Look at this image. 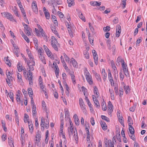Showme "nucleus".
<instances>
[{
  "mask_svg": "<svg viewBox=\"0 0 147 147\" xmlns=\"http://www.w3.org/2000/svg\"><path fill=\"white\" fill-rule=\"evenodd\" d=\"M86 79L90 84L91 85L92 84L93 81L91 76L86 77Z\"/></svg>",
  "mask_w": 147,
  "mask_h": 147,
  "instance_id": "15",
  "label": "nucleus"
},
{
  "mask_svg": "<svg viewBox=\"0 0 147 147\" xmlns=\"http://www.w3.org/2000/svg\"><path fill=\"white\" fill-rule=\"evenodd\" d=\"M68 28V30L69 32V34L70 36L71 37H74V33L72 31H71V28L70 27H67Z\"/></svg>",
  "mask_w": 147,
  "mask_h": 147,
  "instance_id": "29",
  "label": "nucleus"
},
{
  "mask_svg": "<svg viewBox=\"0 0 147 147\" xmlns=\"http://www.w3.org/2000/svg\"><path fill=\"white\" fill-rule=\"evenodd\" d=\"M97 98L95 96L93 95L92 98L94 102L96 105V107L98 108H99L100 107V105Z\"/></svg>",
  "mask_w": 147,
  "mask_h": 147,
  "instance_id": "7",
  "label": "nucleus"
},
{
  "mask_svg": "<svg viewBox=\"0 0 147 147\" xmlns=\"http://www.w3.org/2000/svg\"><path fill=\"white\" fill-rule=\"evenodd\" d=\"M64 83L65 84V86L66 89V95L67 96H69V87L67 84H66V82H64Z\"/></svg>",
  "mask_w": 147,
  "mask_h": 147,
  "instance_id": "21",
  "label": "nucleus"
},
{
  "mask_svg": "<svg viewBox=\"0 0 147 147\" xmlns=\"http://www.w3.org/2000/svg\"><path fill=\"white\" fill-rule=\"evenodd\" d=\"M59 44H55V45H51L53 49L56 51H58V48L57 46V45Z\"/></svg>",
  "mask_w": 147,
  "mask_h": 147,
  "instance_id": "49",
  "label": "nucleus"
},
{
  "mask_svg": "<svg viewBox=\"0 0 147 147\" xmlns=\"http://www.w3.org/2000/svg\"><path fill=\"white\" fill-rule=\"evenodd\" d=\"M88 38H89V42H90L91 44V45H93V40L92 39H91V38H90V33H89V34H88Z\"/></svg>",
  "mask_w": 147,
  "mask_h": 147,
  "instance_id": "44",
  "label": "nucleus"
},
{
  "mask_svg": "<svg viewBox=\"0 0 147 147\" xmlns=\"http://www.w3.org/2000/svg\"><path fill=\"white\" fill-rule=\"evenodd\" d=\"M17 68L18 71L20 72L22 71V66L21 65L20 63H18Z\"/></svg>",
  "mask_w": 147,
  "mask_h": 147,
  "instance_id": "43",
  "label": "nucleus"
},
{
  "mask_svg": "<svg viewBox=\"0 0 147 147\" xmlns=\"http://www.w3.org/2000/svg\"><path fill=\"white\" fill-rule=\"evenodd\" d=\"M9 95V96L12 101L13 102V93L12 92H10L9 93L7 94V95ZM8 96V95H7Z\"/></svg>",
  "mask_w": 147,
  "mask_h": 147,
  "instance_id": "37",
  "label": "nucleus"
},
{
  "mask_svg": "<svg viewBox=\"0 0 147 147\" xmlns=\"http://www.w3.org/2000/svg\"><path fill=\"white\" fill-rule=\"evenodd\" d=\"M41 137V135L38 133L36 136V142H35V144L37 146H38L39 143L40 141V138Z\"/></svg>",
  "mask_w": 147,
  "mask_h": 147,
  "instance_id": "8",
  "label": "nucleus"
},
{
  "mask_svg": "<svg viewBox=\"0 0 147 147\" xmlns=\"http://www.w3.org/2000/svg\"><path fill=\"white\" fill-rule=\"evenodd\" d=\"M35 32L36 33V35L38 36H40V34L39 31L38 29H37L36 28H35Z\"/></svg>",
  "mask_w": 147,
  "mask_h": 147,
  "instance_id": "63",
  "label": "nucleus"
},
{
  "mask_svg": "<svg viewBox=\"0 0 147 147\" xmlns=\"http://www.w3.org/2000/svg\"><path fill=\"white\" fill-rule=\"evenodd\" d=\"M129 126V130L131 134H134L135 133V130L133 127L132 125Z\"/></svg>",
  "mask_w": 147,
  "mask_h": 147,
  "instance_id": "24",
  "label": "nucleus"
},
{
  "mask_svg": "<svg viewBox=\"0 0 147 147\" xmlns=\"http://www.w3.org/2000/svg\"><path fill=\"white\" fill-rule=\"evenodd\" d=\"M41 34V35H40V37H43L44 39L45 40L46 42H47L48 41L47 36L46 35L45 32H42Z\"/></svg>",
  "mask_w": 147,
  "mask_h": 147,
  "instance_id": "26",
  "label": "nucleus"
},
{
  "mask_svg": "<svg viewBox=\"0 0 147 147\" xmlns=\"http://www.w3.org/2000/svg\"><path fill=\"white\" fill-rule=\"evenodd\" d=\"M84 75L86 77L91 76L88 71L86 69L84 72Z\"/></svg>",
  "mask_w": 147,
  "mask_h": 147,
  "instance_id": "53",
  "label": "nucleus"
},
{
  "mask_svg": "<svg viewBox=\"0 0 147 147\" xmlns=\"http://www.w3.org/2000/svg\"><path fill=\"white\" fill-rule=\"evenodd\" d=\"M32 123H31L30 124V122L28 121L29 128L30 132L32 134L33 132V126Z\"/></svg>",
  "mask_w": 147,
  "mask_h": 147,
  "instance_id": "17",
  "label": "nucleus"
},
{
  "mask_svg": "<svg viewBox=\"0 0 147 147\" xmlns=\"http://www.w3.org/2000/svg\"><path fill=\"white\" fill-rule=\"evenodd\" d=\"M1 14L3 16L6 17L8 19L11 21H13L14 19L12 15L8 12H4L1 13Z\"/></svg>",
  "mask_w": 147,
  "mask_h": 147,
  "instance_id": "4",
  "label": "nucleus"
},
{
  "mask_svg": "<svg viewBox=\"0 0 147 147\" xmlns=\"http://www.w3.org/2000/svg\"><path fill=\"white\" fill-rule=\"evenodd\" d=\"M32 112L33 115L34 117L36 114V107L35 105H32Z\"/></svg>",
  "mask_w": 147,
  "mask_h": 147,
  "instance_id": "20",
  "label": "nucleus"
},
{
  "mask_svg": "<svg viewBox=\"0 0 147 147\" xmlns=\"http://www.w3.org/2000/svg\"><path fill=\"white\" fill-rule=\"evenodd\" d=\"M67 3L68 4V6L69 7L74 4V0H67Z\"/></svg>",
  "mask_w": 147,
  "mask_h": 147,
  "instance_id": "23",
  "label": "nucleus"
},
{
  "mask_svg": "<svg viewBox=\"0 0 147 147\" xmlns=\"http://www.w3.org/2000/svg\"><path fill=\"white\" fill-rule=\"evenodd\" d=\"M28 63V66L29 67L30 69L28 71V74H27L28 75V78L29 81L30 85H32L33 84L32 80V73L31 71V70L33 71L34 70V66L35 65V63L34 61H32V65H29Z\"/></svg>",
  "mask_w": 147,
  "mask_h": 147,
  "instance_id": "1",
  "label": "nucleus"
},
{
  "mask_svg": "<svg viewBox=\"0 0 147 147\" xmlns=\"http://www.w3.org/2000/svg\"><path fill=\"white\" fill-rule=\"evenodd\" d=\"M107 45L108 47V49L109 50H111V43L110 41L109 40H107Z\"/></svg>",
  "mask_w": 147,
  "mask_h": 147,
  "instance_id": "45",
  "label": "nucleus"
},
{
  "mask_svg": "<svg viewBox=\"0 0 147 147\" xmlns=\"http://www.w3.org/2000/svg\"><path fill=\"white\" fill-rule=\"evenodd\" d=\"M95 76L97 80L100 82H101V78L99 74L97 73L95 74Z\"/></svg>",
  "mask_w": 147,
  "mask_h": 147,
  "instance_id": "34",
  "label": "nucleus"
},
{
  "mask_svg": "<svg viewBox=\"0 0 147 147\" xmlns=\"http://www.w3.org/2000/svg\"><path fill=\"white\" fill-rule=\"evenodd\" d=\"M39 58L43 63L46 64V60L44 56H42V55H39Z\"/></svg>",
  "mask_w": 147,
  "mask_h": 147,
  "instance_id": "33",
  "label": "nucleus"
},
{
  "mask_svg": "<svg viewBox=\"0 0 147 147\" xmlns=\"http://www.w3.org/2000/svg\"><path fill=\"white\" fill-rule=\"evenodd\" d=\"M128 123L129 126L133 124V121L131 117L130 116H128Z\"/></svg>",
  "mask_w": 147,
  "mask_h": 147,
  "instance_id": "25",
  "label": "nucleus"
},
{
  "mask_svg": "<svg viewBox=\"0 0 147 147\" xmlns=\"http://www.w3.org/2000/svg\"><path fill=\"white\" fill-rule=\"evenodd\" d=\"M108 78L109 80H113V77L110 70H109L108 72Z\"/></svg>",
  "mask_w": 147,
  "mask_h": 147,
  "instance_id": "48",
  "label": "nucleus"
},
{
  "mask_svg": "<svg viewBox=\"0 0 147 147\" xmlns=\"http://www.w3.org/2000/svg\"><path fill=\"white\" fill-rule=\"evenodd\" d=\"M93 57L95 63L97 65L98 64V58L97 54H96V55H94L93 56Z\"/></svg>",
  "mask_w": 147,
  "mask_h": 147,
  "instance_id": "30",
  "label": "nucleus"
},
{
  "mask_svg": "<svg viewBox=\"0 0 147 147\" xmlns=\"http://www.w3.org/2000/svg\"><path fill=\"white\" fill-rule=\"evenodd\" d=\"M79 104L82 110L84 112L86 111V109L85 107V105L82 99L80 98L79 100Z\"/></svg>",
  "mask_w": 147,
  "mask_h": 147,
  "instance_id": "5",
  "label": "nucleus"
},
{
  "mask_svg": "<svg viewBox=\"0 0 147 147\" xmlns=\"http://www.w3.org/2000/svg\"><path fill=\"white\" fill-rule=\"evenodd\" d=\"M63 56L64 57L65 59V61L67 62H69V58L67 56L66 54L65 53H64L63 54Z\"/></svg>",
  "mask_w": 147,
  "mask_h": 147,
  "instance_id": "50",
  "label": "nucleus"
},
{
  "mask_svg": "<svg viewBox=\"0 0 147 147\" xmlns=\"http://www.w3.org/2000/svg\"><path fill=\"white\" fill-rule=\"evenodd\" d=\"M89 26L92 32L93 33L94 32V29L92 26L91 25V24L90 23H89Z\"/></svg>",
  "mask_w": 147,
  "mask_h": 147,
  "instance_id": "52",
  "label": "nucleus"
},
{
  "mask_svg": "<svg viewBox=\"0 0 147 147\" xmlns=\"http://www.w3.org/2000/svg\"><path fill=\"white\" fill-rule=\"evenodd\" d=\"M51 45L59 44L57 40L54 36H52L51 38Z\"/></svg>",
  "mask_w": 147,
  "mask_h": 147,
  "instance_id": "13",
  "label": "nucleus"
},
{
  "mask_svg": "<svg viewBox=\"0 0 147 147\" xmlns=\"http://www.w3.org/2000/svg\"><path fill=\"white\" fill-rule=\"evenodd\" d=\"M84 54L85 55V57L87 59H88L89 58V53L86 51L85 52H84Z\"/></svg>",
  "mask_w": 147,
  "mask_h": 147,
  "instance_id": "51",
  "label": "nucleus"
},
{
  "mask_svg": "<svg viewBox=\"0 0 147 147\" xmlns=\"http://www.w3.org/2000/svg\"><path fill=\"white\" fill-rule=\"evenodd\" d=\"M22 24L23 26L24 27L25 30H28L30 28L29 27H28L27 25L25 24V23H23Z\"/></svg>",
  "mask_w": 147,
  "mask_h": 147,
  "instance_id": "61",
  "label": "nucleus"
},
{
  "mask_svg": "<svg viewBox=\"0 0 147 147\" xmlns=\"http://www.w3.org/2000/svg\"><path fill=\"white\" fill-rule=\"evenodd\" d=\"M32 9L34 12L36 13H37L38 10L36 2L35 1H33L32 5Z\"/></svg>",
  "mask_w": 147,
  "mask_h": 147,
  "instance_id": "6",
  "label": "nucleus"
},
{
  "mask_svg": "<svg viewBox=\"0 0 147 147\" xmlns=\"http://www.w3.org/2000/svg\"><path fill=\"white\" fill-rule=\"evenodd\" d=\"M28 94L30 97V95H32L33 94V92L32 89L31 88H29L28 89Z\"/></svg>",
  "mask_w": 147,
  "mask_h": 147,
  "instance_id": "47",
  "label": "nucleus"
},
{
  "mask_svg": "<svg viewBox=\"0 0 147 147\" xmlns=\"http://www.w3.org/2000/svg\"><path fill=\"white\" fill-rule=\"evenodd\" d=\"M8 143L9 144L11 147H14V144H13V140L12 138L11 137H9L8 138Z\"/></svg>",
  "mask_w": 147,
  "mask_h": 147,
  "instance_id": "11",
  "label": "nucleus"
},
{
  "mask_svg": "<svg viewBox=\"0 0 147 147\" xmlns=\"http://www.w3.org/2000/svg\"><path fill=\"white\" fill-rule=\"evenodd\" d=\"M76 124L77 125H79L80 123V121L78 118L74 120Z\"/></svg>",
  "mask_w": 147,
  "mask_h": 147,
  "instance_id": "62",
  "label": "nucleus"
},
{
  "mask_svg": "<svg viewBox=\"0 0 147 147\" xmlns=\"http://www.w3.org/2000/svg\"><path fill=\"white\" fill-rule=\"evenodd\" d=\"M123 88L124 89L126 94H128L130 90V89L129 88V86H127L125 87V86H124V87Z\"/></svg>",
  "mask_w": 147,
  "mask_h": 147,
  "instance_id": "27",
  "label": "nucleus"
},
{
  "mask_svg": "<svg viewBox=\"0 0 147 147\" xmlns=\"http://www.w3.org/2000/svg\"><path fill=\"white\" fill-rule=\"evenodd\" d=\"M110 26H107L106 27H104L103 28V30L105 32H106L107 31L110 30Z\"/></svg>",
  "mask_w": 147,
  "mask_h": 147,
  "instance_id": "54",
  "label": "nucleus"
},
{
  "mask_svg": "<svg viewBox=\"0 0 147 147\" xmlns=\"http://www.w3.org/2000/svg\"><path fill=\"white\" fill-rule=\"evenodd\" d=\"M107 107L108 109V110H113V106L111 101H109L108 102Z\"/></svg>",
  "mask_w": 147,
  "mask_h": 147,
  "instance_id": "31",
  "label": "nucleus"
},
{
  "mask_svg": "<svg viewBox=\"0 0 147 147\" xmlns=\"http://www.w3.org/2000/svg\"><path fill=\"white\" fill-rule=\"evenodd\" d=\"M13 12L17 16L19 17V14L18 13V11L17 8L15 6L13 9Z\"/></svg>",
  "mask_w": 147,
  "mask_h": 147,
  "instance_id": "39",
  "label": "nucleus"
},
{
  "mask_svg": "<svg viewBox=\"0 0 147 147\" xmlns=\"http://www.w3.org/2000/svg\"><path fill=\"white\" fill-rule=\"evenodd\" d=\"M17 78L18 80H19V81L20 82L22 80V76L20 74L18 73L17 75Z\"/></svg>",
  "mask_w": 147,
  "mask_h": 147,
  "instance_id": "57",
  "label": "nucleus"
},
{
  "mask_svg": "<svg viewBox=\"0 0 147 147\" xmlns=\"http://www.w3.org/2000/svg\"><path fill=\"white\" fill-rule=\"evenodd\" d=\"M119 75L121 80L123 81L124 77V75L121 72H120L119 73Z\"/></svg>",
  "mask_w": 147,
  "mask_h": 147,
  "instance_id": "59",
  "label": "nucleus"
},
{
  "mask_svg": "<svg viewBox=\"0 0 147 147\" xmlns=\"http://www.w3.org/2000/svg\"><path fill=\"white\" fill-rule=\"evenodd\" d=\"M129 136L130 137V138L132 139L134 141H135L136 140L135 136L134 134H131V135H129Z\"/></svg>",
  "mask_w": 147,
  "mask_h": 147,
  "instance_id": "60",
  "label": "nucleus"
},
{
  "mask_svg": "<svg viewBox=\"0 0 147 147\" xmlns=\"http://www.w3.org/2000/svg\"><path fill=\"white\" fill-rule=\"evenodd\" d=\"M10 74H11V73L8 71V73H7V71H6V75L7 78V80H9L11 81H13V77L10 76Z\"/></svg>",
  "mask_w": 147,
  "mask_h": 147,
  "instance_id": "18",
  "label": "nucleus"
},
{
  "mask_svg": "<svg viewBox=\"0 0 147 147\" xmlns=\"http://www.w3.org/2000/svg\"><path fill=\"white\" fill-rule=\"evenodd\" d=\"M68 131L69 138L71 137V136L73 135V134H74L73 138L76 141H77V140H78V134L76 129L72 128V129L71 128H68Z\"/></svg>",
  "mask_w": 147,
  "mask_h": 147,
  "instance_id": "2",
  "label": "nucleus"
},
{
  "mask_svg": "<svg viewBox=\"0 0 147 147\" xmlns=\"http://www.w3.org/2000/svg\"><path fill=\"white\" fill-rule=\"evenodd\" d=\"M70 62L71 63L74 67H76V66L77 65V63L75 59L73 58H71V61H70Z\"/></svg>",
  "mask_w": 147,
  "mask_h": 147,
  "instance_id": "19",
  "label": "nucleus"
},
{
  "mask_svg": "<svg viewBox=\"0 0 147 147\" xmlns=\"http://www.w3.org/2000/svg\"><path fill=\"white\" fill-rule=\"evenodd\" d=\"M51 28L52 32L55 34L58 37L60 38L59 35L57 31L56 30V28L55 27V26L51 25Z\"/></svg>",
  "mask_w": 147,
  "mask_h": 147,
  "instance_id": "10",
  "label": "nucleus"
},
{
  "mask_svg": "<svg viewBox=\"0 0 147 147\" xmlns=\"http://www.w3.org/2000/svg\"><path fill=\"white\" fill-rule=\"evenodd\" d=\"M119 96L120 97H121L123 94V89L121 88H119Z\"/></svg>",
  "mask_w": 147,
  "mask_h": 147,
  "instance_id": "46",
  "label": "nucleus"
},
{
  "mask_svg": "<svg viewBox=\"0 0 147 147\" xmlns=\"http://www.w3.org/2000/svg\"><path fill=\"white\" fill-rule=\"evenodd\" d=\"M39 86L40 88L42 89V91L44 92L45 96H46L47 93L46 92V88H45V86L43 85V84Z\"/></svg>",
  "mask_w": 147,
  "mask_h": 147,
  "instance_id": "22",
  "label": "nucleus"
},
{
  "mask_svg": "<svg viewBox=\"0 0 147 147\" xmlns=\"http://www.w3.org/2000/svg\"><path fill=\"white\" fill-rule=\"evenodd\" d=\"M69 74L71 76V78L74 84H76V81L75 76L74 74V72H72L71 73H70Z\"/></svg>",
  "mask_w": 147,
  "mask_h": 147,
  "instance_id": "14",
  "label": "nucleus"
},
{
  "mask_svg": "<svg viewBox=\"0 0 147 147\" xmlns=\"http://www.w3.org/2000/svg\"><path fill=\"white\" fill-rule=\"evenodd\" d=\"M90 4L91 5L100 6L101 4V2L98 3L97 1H91Z\"/></svg>",
  "mask_w": 147,
  "mask_h": 147,
  "instance_id": "16",
  "label": "nucleus"
},
{
  "mask_svg": "<svg viewBox=\"0 0 147 147\" xmlns=\"http://www.w3.org/2000/svg\"><path fill=\"white\" fill-rule=\"evenodd\" d=\"M44 14L45 16L47 19H49L50 18V15L48 11L45 12Z\"/></svg>",
  "mask_w": 147,
  "mask_h": 147,
  "instance_id": "41",
  "label": "nucleus"
},
{
  "mask_svg": "<svg viewBox=\"0 0 147 147\" xmlns=\"http://www.w3.org/2000/svg\"><path fill=\"white\" fill-rule=\"evenodd\" d=\"M5 59H6L5 63L7 65H8L9 67L11 66V63L9 61V60L8 59V57H7L6 58L5 57L4 58Z\"/></svg>",
  "mask_w": 147,
  "mask_h": 147,
  "instance_id": "32",
  "label": "nucleus"
},
{
  "mask_svg": "<svg viewBox=\"0 0 147 147\" xmlns=\"http://www.w3.org/2000/svg\"><path fill=\"white\" fill-rule=\"evenodd\" d=\"M123 60L121 58V56H119L116 60V64L117 65L119 66L120 65V62L122 63V60Z\"/></svg>",
  "mask_w": 147,
  "mask_h": 147,
  "instance_id": "28",
  "label": "nucleus"
},
{
  "mask_svg": "<svg viewBox=\"0 0 147 147\" xmlns=\"http://www.w3.org/2000/svg\"><path fill=\"white\" fill-rule=\"evenodd\" d=\"M30 28H29V29L28 30H24V31L26 33V35H27L28 36H29L30 35H31V33H30Z\"/></svg>",
  "mask_w": 147,
  "mask_h": 147,
  "instance_id": "58",
  "label": "nucleus"
},
{
  "mask_svg": "<svg viewBox=\"0 0 147 147\" xmlns=\"http://www.w3.org/2000/svg\"><path fill=\"white\" fill-rule=\"evenodd\" d=\"M65 116L66 117H68L69 116V113L67 109H64Z\"/></svg>",
  "mask_w": 147,
  "mask_h": 147,
  "instance_id": "40",
  "label": "nucleus"
},
{
  "mask_svg": "<svg viewBox=\"0 0 147 147\" xmlns=\"http://www.w3.org/2000/svg\"><path fill=\"white\" fill-rule=\"evenodd\" d=\"M113 21L115 24H117L118 22V18L116 17H115L113 20Z\"/></svg>",
  "mask_w": 147,
  "mask_h": 147,
  "instance_id": "64",
  "label": "nucleus"
},
{
  "mask_svg": "<svg viewBox=\"0 0 147 147\" xmlns=\"http://www.w3.org/2000/svg\"><path fill=\"white\" fill-rule=\"evenodd\" d=\"M98 88H97V87H96V86H95L94 87V94H95L97 96H96V97H97V98H98Z\"/></svg>",
  "mask_w": 147,
  "mask_h": 147,
  "instance_id": "38",
  "label": "nucleus"
},
{
  "mask_svg": "<svg viewBox=\"0 0 147 147\" xmlns=\"http://www.w3.org/2000/svg\"><path fill=\"white\" fill-rule=\"evenodd\" d=\"M100 123L103 130H106L107 129V126L105 122L103 121H101Z\"/></svg>",
  "mask_w": 147,
  "mask_h": 147,
  "instance_id": "9",
  "label": "nucleus"
},
{
  "mask_svg": "<svg viewBox=\"0 0 147 147\" xmlns=\"http://www.w3.org/2000/svg\"><path fill=\"white\" fill-rule=\"evenodd\" d=\"M22 36L27 42L29 43V42L30 40L24 34H22Z\"/></svg>",
  "mask_w": 147,
  "mask_h": 147,
  "instance_id": "42",
  "label": "nucleus"
},
{
  "mask_svg": "<svg viewBox=\"0 0 147 147\" xmlns=\"http://www.w3.org/2000/svg\"><path fill=\"white\" fill-rule=\"evenodd\" d=\"M142 41V38L141 37L138 38L136 42V45H137L138 44H139Z\"/></svg>",
  "mask_w": 147,
  "mask_h": 147,
  "instance_id": "56",
  "label": "nucleus"
},
{
  "mask_svg": "<svg viewBox=\"0 0 147 147\" xmlns=\"http://www.w3.org/2000/svg\"><path fill=\"white\" fill-rule=\"evenodd\" d=\"M102 77L103 79V80L104 81H105L107 76V74L106 73H105V70L104 69H102Z\"/></svg>",
  "mask_w": 147,
  "mask_h": 147,
  "instance_id": "12",
  "label": "nucleus"
},
{
  "mask_svg": "<svg viewBox=\"0 0 147 147\" xmlns=\"http://www.w3.org/2000/svg\"><path fill=\"white\" fill-rule=\"evenodd\" d=\"M69 122L70 123V126L69 127H68V128H71V129L73 128L74 129V126L73 124V123L71 121L70 119H69Z\"/></svg>",
  "mask_w": 147,
  "mask_h": 147,
  "instance_id": "55",
  "label": "nucleus"
},
{
  "mask_svg": "<svg viewBox=\"0 0 147 147\" xmlns=\"http://www.w3.org/2000/svg\"><path fill=\"white\" fill-rule=\"evenodd\" d=\"M101 117L102 119L106 121L107 122H108L110 121L109 119L105 115H101Z\"/></svg>",
  "mask_w": 147,
  "mask_h": 147,
  "instance_id": "35",
  "label": "nucleus"
},
{
  "mask_svg": "<svg viewBox=\"0 0 147 147\" xmlns=\"http://www.w3.org/2000/svg\"><path fill=\"white\" fill-rule=\"evenodd\" d=\"M122 67L123 68L124 73L126 77H129V71L128 70L127 67V65L125 64V62L124 60H122Z\"/></svg>",
  "mask_w": 147,
  "mask_h": 147,
  "instance_id": "3",
  "label": "nucleus"
},
{
  "mask_svg": "<svg viewBox=\"0 0 147 147\" xmlns=\"http://www.w3.org/2000/svg\"><path fill=\"white\" fill-rule=\"evenodd\" d=\"M79 17L81 19H82L84 22H85L86 21L85 17L83 16L82 13H79Z\"/></svg>",
  "mask_w": 147,
  "mask_h": 147,
  "instance_id": "36",
  "label": "nucleus"
}]
</instances>
